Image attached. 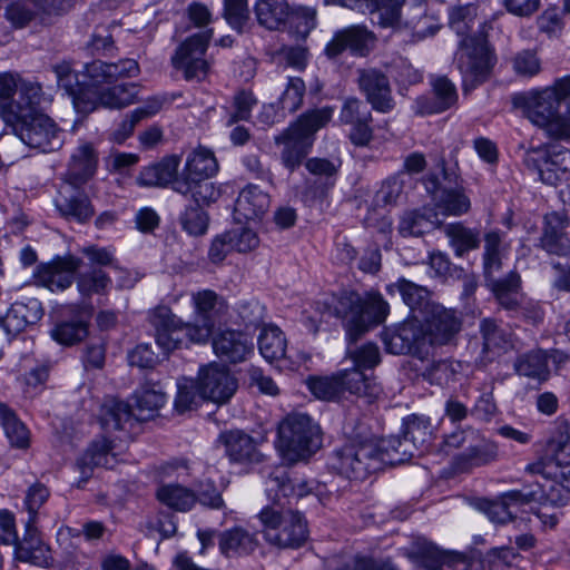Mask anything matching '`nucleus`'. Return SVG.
I'll list each match as a JSON object with an SVG mask.
<instances>
[{
    "label": "nucleus",
    "mask_w": 570,
    "mask_h": 570,
    "mask_svg": "<svg viewBox=\"0 0 570 570\" xmlns=\"http://www.w3.org/2000/svg\"><path fill=\"white\" fill-rule=\"evenodd\" d=\"M452 550H441L432 542L417 541L411 551V558L425 570H442L449 566Z\"/></svg>",
    "instance_id": "41"
},
{
    "label": "nucleus",
    "mask_w": 570,
    "mask_h": 570,
    "mask_svg": "<svg viewBox=\"0 0 570 570\" xmlns=\"http://www.w3.org/2000/svg\"><path fill=\"white\" fill-rule=\"evenodd\" d=\"M138 86L132 82L120 83L100 91L92 89V94H87L76 100V110L79 114L88 115L98 107L109 109H121L137 99Z\"/></svg>",
    "instance_id": "16"
},
{
    "label": "nucleus",
    "mask_w": 570,
    "mask_h": 570,
    "mask_svg": "<svg viewBox=\"0 0 570 570\" xmlns=\"http://www.w3.org/2000/svg\"><path fill=\"white\" fill-rule=\"evenodd\" d=\"M218 171V161L214 153L199 146L188 154L185 166L176 180L195 181L214 177Z\"/></svg>",
    "instance_id": "27"
},
{
    "label": "nucleus",
    "mask_w": 570,
    "mask_h": 570,
    "mask_svg": "<svg viewBox=\"0 0 570 570\" xmlns=\"http://www.w3.org/2000/svg\"><path fill=\"white\" fill-rule=\"evenodd\" d=\"M265 541L278 549L299 548L307 539V527L299 512L266 507L258 513Z\"/></svg>",
    "instance_id": "6"
},
{
    "label": "nucleus",
    "mask_w": 570,
    "mask_h": 570,
    "mask_svg": "<svg viewBox=\"0 0 570 570\" xmlns=\"http://www.w3.org/2000/svg\"><path fill=\"white\" fill-rule=\"evenodd\" d=\"M485 281L501 306L507 309H514L519 305L521 282L517 273L511 272L501 279H497L493 275L485 277Z\"/></svg>",
    "instance_id": "40"
},
{
    "label": "nucleus",
    "mask_w": 570,
    "mask_h": 570,
    "mask_svg": "<svg viewBox=\"0 0 570 570\" xmlns=\"http://www.w3.org/2000/svg\"><path fill=\"white\" fill-rule=\"evenodd\" d=\"M157 498L161 503L180 512L190 510L196 503V494L178 484L161 485L157 490Z\"/></svg>",
    "instance_id": "50"
},
{
    "label": "nucleus",
    "mask_w": 570,
    "mask_h": 570,
    "mask_svg": "<svg viewBox=\"0 0 570 570\" xmlns=\"http://www.w3.org/2000/svg\"><path fill=\"white\" fill-rule=\"evenodd\" d=\"M277 436L276 446L289 464L309 459L322 446L320 425L303 413L284 417L278 424Z\"/></svg>",
    "instance_id": "2"
},
{
    "label": "nucleus",
    "mask_w": 570,
    "mask_h": 570,
    "mask_svg": "<svg viewBox=\"0 0 570 570\" xmlns=\"http://www.w3.org/2000/svg\"><path fill=\"white\" fill-rule=\"evenodd\" d=\"M315 309L321 318L336 317L346 321L347 338L351 343L358 337L361 313V295L356 292H344L315 302Z\"/></svg>",
    "instance_id": "12"
},
{
    "label": "nucleus",
    "mask_w": 570,
    "mask_h": 570,
    "mask_svg": "<svg viewBox=\"0 0 570 570\" xmlns=\"http://www.w3.org/2000/svg\"><path fill=\"white\" fill-rule=\"evenodd\" d=\"M390 314V305L379 292L361 295V313L358 323L360 336L372 325L383 323Z\"/></svg>",
    "instance_id": "35"
},
{
    "label": "nucleus",
    "mask_w": 570,
    "mask_h": 570,
    "mask_svg": "<svg viewBox=\"0 0 570 570\" xmlns=\"http://www.w3.org/2000/svg\"><path fill=\"white\" fill-rule=\"evenodd\" d=\"M83 185L62 180L55 198L58 214L68 222L87 224L95 216V207L88 195L81 190Z\"/></svg>",
    "instance_id": "14"
},
{
    "label": "nucleus",
    "mask_w": 570,
    "mask_h": 570,
    "mask_svg": "<svg viewBox=\"0 0 570 570\" xmlns=\"http://www.w3.org/2000/svg\"><path fill=\"white\" fill-rule=\"evenodd\" d=\"M135 399V412L119 400H109L102 405L101 424L106 431L132 429L136 422L154 417L166 402L164 393L150 389L136 392Z\"/></svg>",
    "instance_id": "5"
},
{
    "label": "nucleus",
    "mask_w": 570,
    "mask_h": 570,
    "mask_svg": "<svg viewBox=\"0 0 570 570\" xmlns=\"http://www.w3.org/2000/svg\"><path fill=\"white\" fill-rule=\"evenodd\" d=\"M13 546L16 557L20 561L33 564H42L46 561V549L37 537L36 525L30 530L26 528L24 538L21 541L17 539V543Z\"/></svg>",
    "instance_id": "53"
},
{
    "label": "nucleus",
    "mask_w": 570,
    "mask_h": 570,
    "mask_svg": "<svg viewBox=\"0 0 570 570\" xmlns=\"http://www.w3.org/2000/svg\"><path fill=\"white\" fill-rule=\"evenodd\" d=\"M374 440L350 442L336 448L328 458V468L337 474L362 481L379 470Z\"/></svg>",
    "instance_id": "7"
},
{
    "label": "nucleus",
    "mask_w": 570,
    "mask_h": 570,
    "mask_svg": "<svg viewBox=\"0 0 570 570\" xmlns=\"http://www.w3.org/2000/svg\"><path fill=\"white\" fill-rule=\"evenodd\" d=\"M269 195L256 185L246 186L238 195L234 214L238 222L261 218L269 208Z\"/></svg>",
    "instance_id": "28"
},
{
    "label": "nucleus",
    "mask_w": 570,
    "mask_h": 570,
    "mask_svg": "<svg viewBox=\"0 0 570 570\" xmlns=\"http://www.w3.org/2000/svg\"><path fill=\"white\" fill-rule=\"evenodd\" d=\"M540 246L549 254L558 256L570 254V238L566 235L564 223L558 214L552 213L546 216Z\"/></svg>",
    "instance_id": "32"
},
{
    "label": "nucleus",
    "mask_w": 570,
    "mask_h": 570,
    "mask_svg": "<svg viewBox=\"0 0 570 570\" xmlns=\"http://www.w3.org/2000/svg\"><path fill=\"white\" fill-rule=\"evenodd\" d=\"M218 295L212 289H203L191 295L195 321L184 322L168 307L160 306L154 313L155 338L157 345L166 353L189 344H205L214 330L210 312L218 302Z\"/></svg>",
    "instance_id": "1"
},
{
    "label": "nucleus",
    "mask_w": 570,
    "mask_h": 570,
    "mask_svg": "<svg viewBox=\"0 0 570 570\" xmlns=\"http://www.w3.org/2000/svg\"><path fill=\"white\" fill-rule=\"evenodd\" d=\"M458 367L459 363L449 360H433L425 366L422 375L432 384L445 385L454 380Z\"/></svg>",
    "instance_id": "62"
},
{
    "label": "nucleus",
    "mask_w": 570,
    "mask_h": 570,
    "mask_svg": "<svg viewBox=\"0 0 570 570\" xmlns=\"http://www.w3.org/2000/svg\"><path fill=\"white\" fill-rule=\"evenodd\" d=\"M117 462V454L114 452L110 441L102 439L94 442L77 463L82 474L81 482L87 481L91 476L92 466L112 469Z\"/></svg>",
    "instance_id": "31"
},
{
    "label": "nucleus",
    "mask_w": 570,
    "mask_h": 570,
    "mask_svg": "<svg viewBox=\"0 0 570 570\" xmlns=\"http://www.w3.org/2000/svg\"><path fill=\"white\" fill-rule=\"evenodd\" d=\"M196 381L200 399L215 403H225L237 389L235 377L226 367L216 363L203 366Z\"/></svg>",
    "instance_id": "15"
},
{
    "label": "nucleus",
    "mask_w": 570,
    "mask_h": 570,
    "mask_svg": "<svg viewBox=\"0 0 570 570\" xmlns=\"http://www.w3.org/2000/svg\"><path fill=\"white\" fill-rule=\"evenodd\" d=\"M214 353L223 362H244L253 352V344L244 333L235 330H218L212 334Z\"/></svg>",
    "instance_id": "20"
},
{
    "label": "nucleus",
    "mask_w": 570,
    "mask_h": 570,
    "mask_svg": "<svg viewBox=\"0 0 570 570\" xmlns=\"http://www.w3.org/2000/svg\"><path fill=\"white\" fill-rule=\"evenodd\" d=\"M438 225V213L431 208L423 207L405 212L400 219L397 229L403 237H417L431 232Z\"/></svg>",
    "instance_id": "34"
},
{
    "label": "nucleus",
    "mask_w": 570,
    "mask_h": 570,
    "mask_svg": "<svg viewBox=\"0 0 570 570\" xmlns=\"http://www.w3.org/2000/svg\"><path fill=\"white\" fill-rule=\"evenodd\" d=\"M16 135L27 146L43 153L58 150L63 145V137L57 124L47 115L39 114L12 127Z\"/></svg>",
    "instance_id": "11"
},
{
    "label": "nucleus",
    "mask_w": 570,
    "mask_h": 570,
    "mask_svg": "<svg viewBox=\"0 0 570 570\" xmlns=\"http://www.w3.org/2000/svg\"><path fill=\"white\" fill-rule=\"evenodd\" d=\"M213 30H206L187 38L176 50L173 65L184 71L187 80L204 78L209 65L203 59L207 46L212 39Z\"/></svg>",
    "instance_id": "13"
},
{
    "label": "nucleus",
    "mask_w": 570,
    "mask_h": 570,
    "mask_svg": "<svg viewBox=\"0 0 570 570\" xmlns=\"http://www.w3.org/2000/svg\"><path fill=\"white\" fill-rule=\"evenodd\" d=\"M386 291L390 294L399 293L403 303L410 308L412 317H417V320L436 305L431 298V292L425 286L405 278H399L395 283L387 285Z\"/></svg>",
    "instance_id": "24"
},
{
    "label": "nucleus",
    "mask_w": 570,
    "mask_h": 570,
    "mask_svg": "<svg viewBox=\"0 0 570 570\" xmlns=\"http://www.w3.org/2000/svg\"><path fill=\"white\" fill-rule=\"evenodd\" d=\"M98 166V153L94 145L81 141L70 156L62 180L75 185H86L95 175Z\"/></svg>",
    "instance_id": "21"
},
{
    "label": "nucleus",
    "mask_w": 570,
    "mask_h": 570,
    "mask_svg": "<svg viewBox=\"0 0 570 570\" xmlns=\"http://www.w3.org/2000/svg\"><path fill=\"white\" fill-rule=\"evenodd\" d=\"M420 321L423 325V337L429 353L436 346L450 344L462 327L460 314L455 309L440 304L430 308Z\"/></svg>",
    "instance_id": "10"
},
{
    "label": "nucleus",
    "mask_w": 570,
    "mask_h": 570,
    "mask_svg": "<svg viewBox=\"0 0 570 570\" xmlns=\"http://www.w3.org/2000/svg\"><path fill=\"white\" fill-rule=\"evenodd\" d=\"M210 178L197 179L195 181H174V190L183 196H190L197 207L209 205L215 202L220 191L215 187L214 183L209 181Z\"/></svg>",
    "instance_id": "42"
},
{
    "label": "nucleus",
    "mask_w": 570,
    "mask_h": 570,
    "mask_svg": "<svg viewBox=\"0 0 570 570\" xmlns=\"http://www.w3.org/2000/svg\"><path fill=\"white\" fill-rule=\"evenodd\" d=\"M435 206L445 215L460 216L469 212L471 203L462 188L441 189L434 195Z\"/></svg>",
    "instance_id": "49"
},
{
    "label": "nucleus",
    "mask_w": 570,
    "mask_h": 570,
    "mask_svg": "<svg viewBox=\"0 0 570 570\" xmlns=\"http://www.w3.org/2000/svg\"><path fill=\"white\" fill-rule=\"evenodd\" d=\"M342 385V395L345 392L365 397L367 402H373L382 394V386L372 375H366L364 371L353 367L338 372Z\"/></svg>",
    "instance_id": "30"
},
{
    "label": "nucleus",
    "mask_w": 570,
    "mask_h": 570,
    "mask_svg": "<svg viewBox=\"0 0 570 570\" xmlns=\"http://www.w3.org/2000/svg\"><path fill=\"white\" fill-rule=\"evenodd\" d=\"M179 163L178 156H167L159 163L142 168L137 177V184L142 187H166L170 184L174 189V181L179 176Z\"/></svg>",
    "instance_id": "29"
},
{
    "label": "nucleus",
    "mask_w": 570,
    "mask_h": 570,
    "mask_svg": "<svg viewBox=\"0 0 570 570\" xmlns=\"http://www.w3.org/2000/svg\"><path fill=\"white\" fill-rule=\"evenodd\" d=\"M514 370L521 376L539 382L547 381L550 375L548 354L541 350L523 354L517 358Z\"/></svg>",
    "instance_id": "44"
},
{
    "label": "nucleus",
    "mask_w": 570,
    "mask_h": 570,
    "mask_svg": "<svg viewBox=\"0 0 570 570\" xmlns=\"http://www.w3.org/2000/svg\"><path fill=\"white\" fill-rule=\"evenodd\" d=\"M78 293L82 298H90L94 295H105L110 285V276L101 268H92L79 273L76 276Z\"/></svg>",
    "instance_id": "46"
},
{
    "label": "nucleus",
    "mask_w": 570,
    "mask_h": 570,
    "mask_svg": "<svg viewBox=\"0 0 570 570\" xmlns=\"http://www.w3.org/2000/svg\"><path fill=\"white\" fill-rule=\"evenodd\" d=\"M39 16L37 0H14L4 9L6 19L14 28H24Z\"/></svg>",
    "instance_id": "58"
},
{
    "label": "nucleus",
    "mask_w": 570,
    "mask_h": 570,
    "mask_svg": "<svg viewBox=\"0 0 570 570\" xmlns=\"http://www.w3.org/2000/svg\"><path fill=\"white\" fill-rule=\"evenodd\" d=\"M332 112L333 110L330 108L307 111L303 114L286 131H288L292 137L312 142L313 135L331 120Z\"/></svg>",
    "instance_id": "39"
},
{
    "label": "nucleus",
    "mask_w": 570,
    "mask_h": 570,
    "mask_svg": "<svg viewBox=\"0 0 570 570\" xmlns=\"http://www.w3.org/2000/svg\"><path fill=\"white\" fill-rule=\"evenodd\" d=\"M483 340V353L501 352L511 346V335L492 318H484L480 323Z\"/></svg>",
    "instance_id": "47"
},
{
    "label": "nucleus",
    "mask_w": 570,
    "mask_h": 570,
    "mask_svg": "<svg viewBox=\"0 0 570 570\" xmlns=\"http://www.w3.org/2000/svg\"><path fill=\"white\" fill-rule=\"evenodd\" d=\"M50 492L48 488L39 482L33 483L27 491L23 501L24 509L28 512L26 528L28 530L36 525L39 509L47 502Z\"/></svg>",
    "instance_id": "61"
},
{
    "label": "nucleus",
    "mask_w": 570,
    "mask_h": 570,
    "mask_svg": "<svg viewBox=\"0 0 570 570\" xmlns=\"http://www.w3.org/2000/svg\"><path fill=\"white\" fill-rule=\"evenodd\" d=\"M539 175L543 183L557 185L570 179V150L561 149L546 156L539 166Z\"/></svg>",
    "instance_id": "37"
},
{
    "label": "nucleus",
    "mask_w": 570,
    "mask_h": 570,
    "mask_svg": "<svg viewBox=\"0 0 570 570\" xmlns=\"http://www.w3.org/2000/svg\"><path fill=\"white\" fill-rule=\"evenodd\" d=\"M382 341L391 354H410L422 362L430 356L423 337V325L417 317H410L392 328H386L382 333Z\"/></svg>",
    "instance_id": "8"
},
{
    "label": "nucleus",
    "mask_w": 570,
    "mask_h": 570,
    "mask_svg": "<svg viewBox=\"0 0 570 570\" xmlns=\"http://www.w3.org/2000/svg\"><path fill=\"white\" fill-rule=\"evenodd\" d=\"M405 0H374L372 13L383 28H394L401 18V8Z\"/></svg>",
    "instance_id": "64"
},
{
    "label": "nucleus",
    "mask_w": 570,
    "mask_h": 570,
    "mask_svg": "<svg viewBox=\"0 0 570 570\" xmlns=\"http://www.w3.org/2000/svg\"><path fill=\"white\" fill-rule=\"evenodd\" d=\"M52 70L57 77L58 87L62 88L71 97L75 108L78 98L92 94L90 87H83L79 82L78 75L72 70L70 63L62 61L55 65Z\"/></svg>",
    "instance_id": "54"
},
{
    "label": "nucleus",
    "mask_w": 570,
    "mask_h": 570,
    "mask_svg": "<svg viewBox=\"0 0 570 570\" xmlns=\"http://www.w3.org/2000/svg\"><path fill=\"white\" fill-rule=\"evenodd\" d=\"M255 12L261 26L269 30H277L286 22L289 7L285 0H258Z\"/></svg>",
    "instance_id": "43"
},
{
    "label": "nucleus",
    "mask_w": 570,
    "mask_h": 570,
    "mask_svg": "<svg viewBox=\"0 0 570 570\" xmlns=\"http://www.w3.org/2000/svg\"><path fill=\"white\" fill-rule=\"evenodd\" d=\"M276 142L284 144L281 158L283 165L291 171L295 170L301 165L302 160L308 153V148L311 147V141H303L298 138L292 137L288 131H286L281 138H277Z\"/></svg>",
    "instance_id": "57"
},
{
    "label": "nucleus",
    "mask_w": 570,
    "mask_h": 570,
    "mask_svg": "<svg viewBox=\"0 0 570 570\" xmlns=\"http://www.w3.org/2000/svg\"><path fill=\"white\" fill-rule=\"evenodd\" d=\"M375 43V36L363 26H351L337 31L326 45L325 53L328 58H336L344 50L350 49L358 56H366Z\"/></svg>",
    "instance_id": "19"
},
{
    "label": "nucleus",
    "mask_w": 570,
    "mask_h": 570,
    "mask_svg": "<svg viewBox=\"0 0 570 570\" xmlns=\"http://www.w3.org/2000/svg\"><path fill=\"white\" fill-rule=\"evenodd\" d=\"M347 356L354 363V367L362 371L371 370L381 362L380 348L372 342H367L355 347H348Z\"/></svg>",
    "instance_id": "63"
},
{
    "label": "nucleus",
    "mask_w": 570,
    "mask_h": 570,
    "mask_svg": "<svg viewBox=\"0 0 570 570\" xmlns=\"http://www.w3.org/2000/svg\"><path fill=\"white\" fill-rule=\"evenodd\" d=\"M544 459H561L570 455V422L557 420L546 444Z\"/></svg>",
    "instance_id": "55"
},
{
    "label": "nucleus",
    "mask_w": 570,
    "mask_h": 570,
    "mask_svg": "<svg viewBox=\"0 0 570 570\" xmlns=\"http://www.w3.org/2000/svg\"><path fill=\"white\" fill-rule=\"evenodd\" d=\"M88 334L89 323L85 320L62 321L50 331L52 340L65 346L80 343Z\"/></svg>",
    "instance_id": "48"
},
{
    "label": "nucleus",
    "mask_w": 570,
    "mask_h": 570,
    "mask_svg": "<svg viewBox=\"0 0 570 570\" xmlns=\"http://www.w3.org/2000/svg\"><path fill=\"white\" fill-rule=\"evenodd\" d=\"M81 265L82 261L72 255L57 257L48 264L38 266L35 281L51 292L65 291L76 279L75 273Z\"/></svg>",
    "instance_id": "17"
},
{
    "label": "nucleus",
    "mask_w": 570,
    "mask_h": 570,
    "mask_svg": "<svg viewBox=\"0 0 570 570\" xmlns=\"http://www.w3.org/2000/svg\"><path fill=\"white\" fill-rule=\"evenodd\" d=\"M374 448L377 451L375 456L379 460V470L384 463L394 465L406 462L415 455L413 445L395 435L374 441Z\"/></svg>",
    "instance_id": "36"
},
{
    "label": "nucleus",
    "mask_w": 570,
    "mask_h": 570,
    "mask_svg": "<svg viewBox=\"0 0 570 570\" xmlns=\"http://www.w3.org/2000/svg\"><path fill=\"white\" fill-rule=\"evenodd\" d=\"M305 167L315 177L307 183L308 193L313 198L323 199L335 185L341 163L315 157L307 159Z\"/></svg>",
    "instance_id": "25"
},
{
    "label": "nucleus",
    "mask_w": 570,
    "mask_h": 570,
    "mask_svg": "<svg viewBox=\"0 0 570 570\" xmlns=\"http://www.w3.org/2000/svg\"><path fill=\"white\" fill-rule=\"evenodd\" d=\"M514 105L522 107L529 120L556 139L570 141V107L564 115L559 112L561 102L554 89L549 87L515 96Z\"/></svg>",
    "instance_id": "3"
},
{
    "label": "nucleus",
    "mask_w": 570,
    "mask_h": 570,
    "mask_svg": "<svg viewBox=\"0 0 570 570\" xmlns=\"http://www.w3.org/2000/svg\"><path fill=\"white\" fill-rule=\"evenodd\" d=\"M479 26V35L462 39L455 53L465 92L485 81L493 67L494 59L485 39L490 26L485 21H480Z\"/></svg>",
    "instance_id": "4"
},
{
    "label": "nucleus",
    "mask_w": 570,
    "mask_h": 570,
    "mask_svg": "<svg viewBox=\"0 0 570 570\" xmlns=\"http://www.w3.org/2000/svg\"><path fill=\"white\" fill-rule=\"evenodd\" d=\"M0 421L10 443L17 448L29 445V431L8 407H0Z\"/></svg>",
    "instance_id": "59"
},
{
    "label": "nucleus",
    "mask_w": 570,
    "mask_h": 570,
    "mask_svg": "<svg viewBox=\"0 0 570 570\" xmlns=\"http://www.w3.org/2000/svg\"><path fill=\"white\" fill-rule=\"evenodd\" d=\"M18 94L19 98L16 99L12 108L16 119L12 120V124H8L10 127H17L19 122L40 114L37 111V107L41 102L42 87L38 82L21 81Z\"/></svg>",
    "instance_id": "33"
},
{
    "label": "nucleus",
    "mask_w": 570,
    "mask_h": 570,
    "mask_svg": "<svg viewBox=\"0 0 570 570\" xmlns=\"http://www.w3.org/2000/svg\"><path fill=\"white\" fill-rule=\"evenodd\" d=\"M218 547L222 554L227 558L247 557L257 550L259 540L256 533L242 527H234L219 533Z\"/></svg>",
    "instance_id": "26"
},
{
    "label": "nucleus",
    "mask_w": 570,
    "mask_h": 570,
    "mask_svg": "<svg viewBox=\"0 0 570 570\" xmlns=\"http://www.w3.org/2000/svg\"><path fill=\"white\" fill-rule=\"evenodd\" d=\"M312 394L321 400H335L342 396V385L338 372L331 376H314L307 380Z\"/></svg>",
    "instance_id": "60"
},
{
    "label": "nucleus",
    "mask_w": 570,
    "mask_h": 570,
    "mask_svg": "<svg viewBox=\"0 0 570 570\" xmlns=\"http://www.w3.org/2000/svg\"><path fill=\"white\" fill-rule=\"evenodd\" d=\"M564 459H539L525 466L527 472L547 479L548 484L541 485V491L556 505H562L570 499V463Z\"/></svg>",
    "instance_id": "9"
},
{
    "label": "nucleus",
    "mask_w": 570,
    "mask_h": 570,
    "mask_svg": "<svg viewBox=\"0 0 570 570\" xmlns=\"http://www.w3.org/2000/svg\"><path fill=\"white\" fill-rule=\"evenodd\" d=\"M286 338L279 327L266 325L258 336V348L268 362L279 361L286 355Z\"/></svg>",
    "instance_id": "45"
},
{
    "label": "nucleus",
    "mask_w": 570,
    "mask_h": 570,
    "mask_svg": "<svg viewBox=\"0 0 570 570\" xmlns=\"http://www.w3.org/2000/svg\"><path fill=\"white\" fill-rule=\"evenodd\" d=\"M444 233L449 237L450 245L454 248L456 256H462L464 253L479 246L478 232L466 228L460 223L446 225Z\"/></svg>",
    "instance_id": "56"
},
{
    "label": "nucleus",
    "mask_w": 570,
    "mask_h": 570,
    "mask_svg": "<svg viewBox=\"0 0 570 570\" xmlns=\"http://www.w3.org/2000/svg\"><path fill=\"white\" fill-rule=\"evenodd\" d=\"M139 65L134 59H121L115 63L95 60L85 66V75L91 85L112 83L120 79L138 76Z\"/></svg>",
    "instance_id": "22"
},
{
    "label": "nucleus",
    "mask_w": 570,
    "mask_h": 570,
    "mask_svg": "<svg viewBox=\"0 0 570 570\" xmlns=\"http://www.w3.org/2000/svg\"><path fill=\"white\" fill-rule=\"evenodd\" d=\"M218 441L224 445L226 455L234 463L249 464L263 460L253 438L243 431H225L219 434Z\"/></svg>",
    "instance_id": "23"
},
{
    "label": "nucleus",
    "mask_w": 570,
    "mask_h": 570,
    "mask_svg": "<svg viewBox=\"0 0 570 570\" xmlns=\"http://www.w3.org/2000/svg\"><path fill=\"white\" fill-rule=\"evenodd\" d=\"M357 85L374 110L386 114L394 109L390 81L382 71L374 68L358 69Z\"/></svg>",
    "instance_id": "18"
},
{
    "label": "nucleus",
    "mask_w": 570,
    "mask_h": 570,
    "mask_svg": "<svg viewBox=\"0 0 570 570\" xmlns=\"http://www.w3.org/2000/svg\"><path fill=\"white\" fill-rule=\"evenodd\" d=\"M403 440L413 445V453L423 449L430 441L431 429L428 417L411 415L403 421Z\"/></svg>",
    "instance_id": "52"
},
{
    "label": "nucleus",
    "mask_w": 570,
    "mask_h": 570,
    "mask_svg": "<svg viewBox=\"0 0 570 570\" xmlns=\"http://www.w3.org/2000/svg\"><path fill=\"white\" fill-rule=\"evenodd\" d=\"M22 80L18 75L11 72L0 73V118L8 125L12 124L16 119L13 112V99L16 92L19 90Z\"/></svg>",
    "instance_id": "51"
},
{
    "label": "nucleus",
    "mask_w": 570,
    "mask_h": 570,
    "mask_svg": "<svg viewBox=\"0 0 570 570\" xmlns=\"http://www.w3.org/2000/svg\"><path fill=\"white\" fill-rule=\"evenodd\" d=\"M504 237L505 235L498 230H491L484 235V277L493 276L501 271L502 259L509 250Z\"/></svg>",
    "instance_id": "38"
}]
</instances>
